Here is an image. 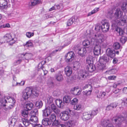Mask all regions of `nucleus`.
<instances>
[{"label":"nucleus","mask_w":127,"mask_h":127,"mask_svg":"<svg viewBox=\"0 0 127 127\" xmlns=\"http://www.w3.org/2000/svg\"><path fill=\"white\" fill-rule=\"evenodd\" d=\"M101 35L96 33L93 35L91 39V43L95 46L93 49V52L95 55H98L100 54L101 51V43L102 41Z\"/></svg>","instance_id":"1"},{"label":"nucleus","mask_w":127,"mask_h":127,"mask_svg":"<svg viewBox=\"0 0 127 127\" xmlns=\"http://www.w3.org/2000/svg\"><path fill=\"white\" fill-rule=\"evenodd\" d=\"M123 15V12L120 9L118 8L115 10L114 13V17L116 19L112 22V25H113L114 26L118 25L120 21L118 19L122 17Z\"/></svg>","instance_id":"2"},{"label":"nucleus","mask_w":127,"mask_h":127,"mask_svg":"<svg viewBox=\"0 0 127 127\" xmlns=\"http://www.w3.org/2000/svg\"><path fill=\"white\" fill-rule=\"evenodd\" d=\"M125 120V118L121 115H117L112 119L113 123L116 127H121Z\"/></svg>","instance_id":"3"},{"label":"nucleus","mask_w":127,"mask_h":127,"mask_svg":"<svg viewBox=\"0 0 127 127\" xmlns=\"http://www.w3.org/2000/svg\"><path fill=\"white\" fill-rule=\"evenodd\" d=\"M32 88L29 87H27L22 93V97L24 100L28 99L32 94Z\"/></svg>","instance_id":"4"},{"label":"nucleus","mask_w":127,"mask_h":127,"mask_svg":"<svg viewBox=\"0 0 127 127\" xmlns=\"http://www.w3.org/2000/svg\"><path fill=\"white\" fill-rule=\"evenodd\" d=\"M71 110L68 109L67 111L64 112L60 114L61 119L63 121L67 120L69 118V114L70 113Z\"/></svg>","instance_id":"5"},{"label":"nucleus","mask_w":127,"mask_h":127,"mask_svg":"<svg viewBox=\"0 0 127 127\" xmlns=\"http://www.w3.org/2000/svg\"><path fill=\"white\" fill-rule=\"evenodd\" d=\"M88 74L85 70H81L78 73L77 78L79 80H84L88 76Z\"/></svg>","instance_id":"6"},{"label":"nucleus","mask_w":127,"mask_h":127,"mask_svg":"<svg viewBox=\"0 0 127 127\" xmlns=\"http://www.w3.org/2000/svg\"><path fill=\"white\" fill-rule=\"evenodd\" d=\"M75 54L72 51L68 52L65 56L66 61L67 62L71 61L74 58Z\"/></svg>","instance_id":"7"},{"label":"nucleus","mask_w":127,"mask_h":127,"mask_svg":"<svg viewBox=\"0 0 127 127\" xmlns=\"http://www.w3.org/2000/svg\"><path fill=\"white\" fill-rule=\"evenodd\" d=\"M106 55L111 58L113 59L115 56V51L112 48H108L106 51Z\"/></svg>","instance_id":"8"},{"label":"nucleus","mask_w":127,"mask_h":127,"mask_svg":"<svg viewBox=\"0 0 127 127\" xmlns=\"http://www.w3.org/2000/svg\"><path fill=\"white\" fill-rule=\"evenodd\" d=\"M3 39L5 40L4 42H10V44H12L15 42V41L13 40V38H12L11 35L10 34H6L3 38Z\"/></svg>","instance_id":"9"},{"label":"nucleus","mask_w":127,"mask_h":127,"mask_svg":"<svg viewBox=\"0 0 127 127\" xmlns=\"http://www.w3.org/2000/svg\"><path fill=\"white\" fill-rule=\"evenodd\" d=\"M51 111V112L52 111L55 113L56 114H59L60 113V110L58 109V108L54 104L51 105L48 107Z\"/></svg>","instance_id":"10"},{"label":"nucleus","mask_w":127,"mask_h":127,"mask_svg":"<svg viewBox=\"0 0 127 127\" xmlns=\"http://www.w3.org/2000/svg\"><path fill=\"white\" fill-rule=\"evenodd\" d=\"M109 23L107 22H104L103 23L101 27L103 32H106L108 31L109 28Z\"/></svg>","instance_id":"11"},{"label":"nucleus","mask_w":127,"mask_h":127,"mask_svg":"<svg viewBox=\"0 0 127 127\" xmlns=\"http://www.w3.org/2000/svg\"><path fill=\"white\" fill-rule=\"evenodd\" d=\"M81 89L78 87H74L71 89L72 94L75 95H79L81 92Z\"/></svg>","instance_id":"12"},{"label":"nucleus","mask_w":127,"mask_h":127,"mask_svg":"<svg viewBox=\"0 0 127 127\" xmlns=\"http://www.w3.org/2000/svg\"><path fill=\"white\" fill-rule=\"evenodd\" d=\"M82 118L83 120L86 121L92 118L89 112L83 113L82 116Z\"/></svg>","instance_id":"13"},{"label":"nucleus","mask_w":127,"mask_h":127,"mask_svg":"<svg viewBox=\"0 0 127 127\" xmlns=\"http://www.w3.org/2000/svg\"><path fill=\"white\" fill-rule=\"evenodd\" d=\"M55 77L57 80L58 82H61L64 79L62 73L60 71L55 74Z\"/></svg>","instance_id":"14"},{"label":"nucleus","mask_w":127,"mask_h":127,"mask_svg":"<svg viewBox=\"0 0 127 127\" xmlns=\"http://www.w3.org/2000/svg\"><path fill=\"white\" fill-rule=\"evenodd\" d=\"M33 103L30 101H28L26 102L24 106L25 109L30 111L33 108Z\"/></svg>","instance_id":"15"},{"label":"nucleus","mask_w":127,"mask_h":127,"mask_svg":"<svg viewBox=\"0 0 127 127\" xmlns=\"http://www.w3.org/2000/svg\"><path fill=\"white\" fill-rule=\"evenodd\" d=\"M77 51L78 52V54L82 57L84 56L87 52L86 49L85 48H78Z\"/></svg>","instance_id":"16"},{"label":"nucleus","mask_w":127,"mask_h":127,"mask_svg":"<svg viewBox=\"0 0 127 127\" xmlns=\"http://www.w3.org/2000/svg\"><path fill=\"white\" fill-rule=\"evenodd\" d=\"M110 59L109 57L105 55H103V56L101 57L100 58L99 61L101 63L104 62L105 63L109 62Z\"/></svg>","instance_id":"17"},{"label":"nucleus","mask_w":127,"mask_h":127,"mask_svg":"<svg viewBox=\"0 0 127 127\" xmlns=\"http://www.w3.org/2000/svg\"><path fill=\"white\" fill-rule=\"evenodd\" d=\"M42 124L44 126H49L52 124V121L48 118H45L42 120Z\"/></svg>","instance_id":"18"},{"label":"nucleus","mask_w":127,"mask_h":127,"mask_svg":"<svg viewBox=\"0 0 127 127\" xmlns=\"http://www.w3.org/2000/svg\"><path fill=\"white\" fill-rule=\"evenodd\" d=\"M43 112L42 115L43 117H48L50 114L51 111L48 107L42 111Z\"/></svg>","instance_id":"19"},{"label":"nucleus","mask_w":127,"mask_h":127,"mask_svg":"<svg viewBox=\"0 0 127 127\" xmlns=\"http://www.w3.org/2000/svg\"><path fill=\"white\" fill-rule=\"evenodd\" d=\"M65 72L67 76H70L72 73V68L69 66H67L65 69Z\"/></svg>","instance_id":"20"},{"label":"nucleus","mask_w":127,"mask_h":127,"mask_svg":"<svg viewBox=\"0 0 127 127\" xmlns=\"http://www.w3.org/2000/svg\"><path fill=\"white\" fill-rule=\"evenodd\" d=\"M78 19L77 17H72L69 19L67 22V26H69L72 24L73 22L75 21Z\"/></svg>","instance_id":"21"},{"label":"nucleus","mask_w":127,"mask_h":127,"mask_svg":"<svg viewBox=\"0 0 127 127\" xmlns=\"http://www.w3.org/2000/svg\"><path fill=\"white\" fill-rule=\"evenodd\" d=\"M55 102L56 105L59 107L61 108H62L64 104V102H62L61 100L59 99H56L55 101Z\"/></svg>","instance_id":"22"},{"label":"nucleus","mask_w":127,"mask_h":127,"mask_svg":"<svg viewBox=\"0 0 127 127\" xmlns=\"http://www.w3.org/2000/svg\"><path fill=\"white\" fill-rule=\"evenodd\" d=\"M87 69L90 72H92L96 69L95 65L93 64H91L90 65H87Z\"/></svg>","instance_id":"23"},{"label":"nucleus","mask_w":127,"mask_h":127,"mask_svg":"<svg viewBox=\"0 0 127 127\" xmlns=\"http://www.w3.org/2000/svg\"><path fill=\"white\" fill-rule=\"evenodd\" d=\"M117 106V104L116 103H112L107 106L106 110L108 111L112 110L114 107H116Z\"/></svg>","instance_id":"24"},{"label":"nucleus","mask_w":127,"mask_h":127,"mask_svg":"<svg viewBox=\"0 0 127 127\" xmlns=\"http://www.w3.org/2000/svg\"><path fill=\"white\" fill-rule=\"evenodd\" d=\"M39 3L40 1L39 0H31L29 3V7L31 8V6H34Z\"/></svg>","instance_id":"25"},{"label":"nucleus","mask_w":127,"mask_h":127,"mask_svg":"<svg viewBox=\"0 0 127 127\" xmlns=\"http://www.w3.org/2000/svg\"><path fill=\"white\" fill-rule=\"evenodd\" d=\"M122 10L124 11H127V2H123L121 5Z\"/></svg>","instance_id":"26"},{"label":"nucleus","mask_w":127,"mask_h":127,"mask_svg":"<svg viewBox=\"0 0 127 127\" xmlns=\"http://www.w3.org/2000/svg\"><path fill=\"white\" fill-rule=\"evenodd\" d=\"M115 31L119 33L120 35L122 36L125 33L124 30L119 27L116 28Z\"/></svg>","instance_id":"27"},{"label":"nucleus","mask_w":127,"mask_h":127,"mask_svg":"<svg viewBox=\"0 0 127 127\" xmlns=\"http://www.w3.org/2000/svg\"><path fill=\"white\" fill-rule=\"evenodd\" d=\"M22 120L24 125L26 127L28 126L30 124H33V123H31L30 120H29L27 119H22Z\"/></svg>","instance_id":"28"},{"label":"nucleus","mask_w":127,"mask_h":127,"mask_svg":"<svg viewBox=\"0 0 127 127\" xmlns=\"http://www.w3.org/2000/svg\"><path fill=\"white\" fill-rule=\"evenodd\" d=\"M22 55L25 56V59L27 60V62H29V59H30L32 56V54L30 53H26L25 54L23 53Z\"/></svg>","instance_id":"29"},{"label":"nucleus","mask_w":127,"mask_h":127,"mask_svg":"<svg viewBox=\"0 0 127 127\" xmlns=\"http://www.w3.org/2000/svg\"><path fill=\"white\" fill-rule=\"evenodd\" d=\"M71 98L70 96L68 95H65L63 98V100L64 103H69L70 102Z\"/></svg>","instance_id":"30"},{"label":"nucleus","mask_w":127,"mask_h":127,"mask_svg":"<svg viewBox=\"0 0 127 127\" xmlns=\"http://www.w3.org/2000/svg\"><path fill=\"white\" fill-rule=\"evenodd\" d=\"M7 4V0H0V8H4Z\"/></svg>","instance_id":"31"},{"label":"nucleus","mask_w":127,"mask_h":127,"mask_svg":"<svg viewBox=\"0 0 127 127\" xmlns=\"http://www.w3.org/2000/svg\"><path fill=\"white\" fill-rule=\"evenodd\" d=\"M76 123L75 121L70 120L67 123V124L69 127H72L75 125Z\"/></svg>","instance_id":"32"},{"label":"nucleus","mask_w":127,"mask_h":127,"mask_svg":"<svg viewBox=\"0 0 127 127\" xmlns=\"http://www.w3.org/2000/svg\"><path fill=\"white\" fill-rule=\"evenodd\" d=\"M30 121L33 123H37L38 122V118L37 116H31Z\"/></svg>","instance_id":"33"},{"label":"nucleus","mask_w":127,"mask_h":127,"mask_svg":"<svg viewBox=\"0 0 127 127\" xmlns=\"http://www.w3.org/2000/svg\"><path fill=\"white\" fill-rule=\"evenodd\" d=\"M80 64L78 62H74L73 67V69L75 70H78L80 67Z\"/></svg>","instance_id":"34"},{"label":"nucleus","mask_w":127,"mask_h":127,"mask_svg":"<svg viewBox=\"0 0 127 127\" xmlns=\"http://www.w3.org/2000/svg\"><path fill=\"white\" fill-rule=\"evenodd\" d=\"M38 110L37 109H35L30 112V116H36V115H38Z\"/></svg>","instance_id":"35"},{"label":"nucleus","mask_w":127,"mask_h":127,"mask_svg":"<svg viewBox=\"0 0 127 127\" xmlns=\"http://www.w3.org/2000/svg\"><path fill=\"white\" fill-rule=\"evenodd\" d=\"M109 124H111L109 123V121L107 119H104L101 121V124L104 127H106Z\"/></svg>","instance_id":"36"},{"label":"nucleus","mask_w":127,"mask_h":127,"mask_svg":"<svg viewBox=\"0 0 127 127\" xmlns=\"http://www.w3.org/2000/svg\"><path fill=\"white\" fill-rule=\"evenodd\" d=\"M82 44L84 46L88 48L90 46V42L89 40L85 39L83 42Z\"/></svg>","instance_id":"37"},{"label":"nucleus","mask_w":127,"mask_h":127,"mask_svg":"<svg viewBox=\"0 0 127 127\" xmlns=\"http://www.w3.org/2000/svg\"><path fill=\"white\" fill-rule=\"evenodd\" d=\"M105 64H104L100 63V64L97 66V68L99 71H102V70L105 69Z\"/></svg>","instance_id":"38"},{"label":"nucleus","mask_w":127,"mask_h":127,"mask_svg":"<svg viewBox=\"0 0 127 127\" xmlns=\"http://www.w3.org/2000/svg\"><path fill=\"white\" fill-rule=\"evenodd\" d=\"M28 111V110L25 109L21 112L22 116L25 117H28L29 115Z\"/></svg>","instance_id":"39"},{"label":"nucleus","mask_w":127,"mask_h":127,"mask_svg":"<svg viewBox=\"0 0 127 127\" xmlns=\"http://www.w3.org/2000/svg\"><path fill=\"white\" fill-rule=\"evenodd\" d=\"M49 120L52 121V123L56 119V116L54 113H52L49 115Z\"/></svg>","instance_id":"40"},{"label":"nucleus","mask_w":127,"mask_h":127,"mask_svg":"<svg viewBox=\"0 0 127 127\" xmlns=\"http://www.w3.org/2000/svg\"><path fill=\"white\" fill-rule=\"evenodd\" d=\"M35 105L37 108H40L42 107L43 105L42 101L41 100L37 101L35 103Z\"/></svg>","instance_id":"41"},{"label":"nucleus","mask_w":127,"mask_h":127,"mask_svg":"<svg viewBox=\"0 0 127 127\" xmlns=\"http://www.w3.org/2000/svg\"><path fill=\"white\" fill-rule=\"evenodd\" d=\"M92 118H93L94 116L96 115L98 113V110L97 109L95 110H93L92 111H89Z\"/></svg>","instance_id":"42"},{"label":"nucleus","mask_w":127,"mask_h":127,"mask_svg":"<svg viewBox=\"0 0 127 127\" xmlns=\"http://www.w3.org/2000/svg\"><path fill=\"white\" fill-rule=\"evenodd\" d=\"M92 57L91 56H89L87 58L86 60V64L88 65H90L91 64H93Z\"/></svg>","instance_id":"43"},{"label":"nucleus","mask_w":127,"mask_h":127,"mask_svg":"<svg viewBox=\"0 0 127 127\" xmlns=\"http://www.w3.org/2000/svg\"><path fill=\"white\" fill-rule=\"evenodd\" d=\"M106 94V93L105 92H101L97 94L96 97L97 98H102L105 96Z\"/></svg>","instance_id":"44"},{"label":"nucleus","mask_w":127,"mask_h":127,"mask_svg":"<svg viewBox=\"0 0 127 127\" xmlns=\"http://www.w3.org/2000/svg\"><path fill=\"white\" fill-rule=\"evenodd\" d=\"M92 92V89H90L88 91H86L83 92V94L85 96H88L90 95L91 92Z\"/></svg>","instance_id":"45"},{"label":"nucleus","mask_w":127,"mask_h":127,"mask_svg":"<svg viewBox=\"0 0 127 127\" xmlns=\"http://www.w3.org/2000/svg\"><path fill=\"white\" fill-rule=\"evenodd\" d=\"M113 47L115 49L117 50L120 48V45L119 43L116 42L114 44Z\"/></svg>","instance_id":"46"},{"label":"nucleus","mask_w":127,"mask_h":127,"mask_svg":"<svg viewBox=\"0 0 127 127\" xmlns=\"http://www.w3.org/2000/svg\"><path fill=\"white\" fill-rule=\"evenodd\" d=\"M52 125L53 126H55L57 127H59V126L60 124V122L58 120H54L52 122Z\"/></svg>","instance_id":"47"},{"label":"nucleus","mask_w":127,"mask_h":127,"mask_svg":"<svg viewBox=\"0 0 127 127\" xmlns=\"http://www.w3.org/2000/svg\"><path fill=\"white\" fill-rule=\"evenodd\" d=\"M113 12L112 10H110L108 11L107 14V16L109 18L112 19L114 17V15H113Z\"/></svg>","instance_id":"48"},{"label":"nucleus","mask_w":127,"mask_h":127,"mask_svg":"<svg viewBox=\"0 0 127 127\" xmlns=\"http://www.w3.org/2000/svg\"><path fill=\"white\" fill-rule=\"evenodd\" d=\"M32 94L35 96H37L38 95L39 91L35 89H32Z\"/></svg>","instance_id":"49"},{"label":"nucleus","mask_w":127,"mask_h":127,"mask_svg":"<svg viewBox=\"0 0 127 127\" xmlns=\"http://www.w3.org/2000/svg\"><path fill=\"white\" fill-rule=\"evenodd\" d=\"M78 100L77 98H73L70 102V104L74 105L76 104L78 102Z\"/></svg>","instance_id":"50"},{"label":"nucleus","mask_w":127,"mask_h":127,"mask_svg":"<svg viewBox=\"0 0 127 127\" xmlns=\"http://www.w3.org/2000/svg\"><path fill=\"white\" fill-rule=\"evenodd\" d=\"M81 106L80 104H77L74 106L73 108L74 110H78L81 108Z\"/></svg>","instance_id":"51"},{"label":"nucleus","mask_w":127,"mask_h":127,"mask_svg":"<svg viewBox=\"0 0 127 127\" xmlns=\"http://www.w3.org/2000/svg\"><path fill=\"white\" fill-rule=\"evenodd\" d=\"M64 47L67 46L71 43V40L69 39H66L64 41Z\"/></svg>","instance_id":"52"},{"label":"nucleus","mask_w":127,"mask_h":127,"mask_svg":"<svg viewBox=\"0 0 127 127\" xmlns=\"http://www.w3.org/2000/svg\"><path fill=\"white\" fill-rule=\"evenodd\" d=\"M32 43L30 41H28L26 42V44H24L23 45L27 47H31L32 46Z\"/></svg>","instance_id":"53"},{"label":"nucleus","mask_w":127,"mask_h":127,"mask_svg":"<svg viewBox=\"0 0 127 127\" xmlns=\"http://www.w3.org/2000/svg\"><path fill=\"white\" fill-rule=\"evenodd\" d=\"M99 9L98 8H95L94 9V10H92V11L90 13H89L88 15V16H89L91 15L96 12L98 10V9Z\"/></svg>","instance_id":"54"},{"label":"nucleus","mask_w":127,"mask_h":127,"mask_svg":"<svg viewBox=\"0 0 127 127\" xmlns=\"http://www.w3.org/2000/svg\"><path fill=\"white\" fill-rule=\"evenodd\" d=\"M127 40V38L125 36H122L120 39L121 42L122 43H125Z\"/></svg>","instance_id":"55"},{"label":"nucleus","mask_w":127,"mask_h":127,"mask_svg":"<svg viewBox=\"0 0 127 127\" xmlns=\"http://www.w3.org/2000/svg\"><path fill=\"white\" fill-rule=\"evenodd\" d=\"M53 94L54 96H58L60 95V92L59 90L58 89L54 91Z\"/></svg>","instance_id":"56"},{"label":"nucleus","mask_w":127,"mask_h":127,"mask_svg":"<svg viewBox=\"0 0 127 127\" xmlns=\"http://www.w3.org/2000/svg\"><path fill=\"white\" fill-rule=\"evenodd\" d=\"M26 35L28 37L30 38L33 35L34 33H33L28 32L26 33Z\"/></svg>","instance_id":"57"},{"label":"nucleus","mask_w":127,"mask_h":127,"mask_svg":"<svg viewBox=\"0 0 127 127\" xmlns=\"http://www.w3.org/2000/svg\"><path fill=\"white\" fill-rule=\"evenodd\" d=\"M47 101L48 103L50 104L52 103L53 101L52 97L51 96H49L47 98Z\"/></svg>","instance_id":"58"},{"label":"nucleus","mask_w":127,"mask_h":127,"mask_svg":"<svg viewBox=\"0 0 127 127\" xmlns=\"http://www.w3.org/2000/svg\"><path fill=\"white\" fill-rule=\"evenodd\" d=\"M87 88H89L90 89H92V86L90 84H86L84 86L83 89V90H84Z\"/></svg>","instance_id":"59"},{"label":"nucleus","mask_w":127,"mask_h":127,"mask_svg":"<svg viewBox=\"0 0 127 127\" xmlns=\"http://www.w3.org/2000/svg\"><path fill=\"white\" fill-rule=\"evenodd\" d=\"M13 85L14 86H21V82L18 83L15 81L13 82Z\"/></svg>","instance_id":"60"},{"label":"nucleus","mask_w":127,"mask_h":127,"mask_svg":"<svg viewBox=\"0 0 127 127\" xmlns=\"http://www.w3.org/2000/svg\"><path fill=\"white\" fill-rule=\"evenodd\" d=\"M54 5L56 9H59L62 8L61 6L62 5L61 4H57V5Z\"/></svg>","instance_id":"61"},{"label":"nucleus","mask_w":127,"mask_h":127,"mask_svg":"<svg viewBox=\"0 0 127 127\" xmlns=\"http://www.w3.org/2000/svg\"><path fill=\"white\" fill-rule=\"evenodd\" d=\"M48 86L50 87H53L54 85V83L52 81L49 82L48 83Z\"/></svg>","instance_id":"62"},{"label":"nucleus","mask_w":127,"mask_h":127,"mask_svg":"<svg viewBox=\"0 0 127 127\" xmlns=\"http://www.w3.org/2000/svg\"><path fill=\"white\" fill-rule=\"evenodd\" d=\"M17 121V120L16 119L13 118L10 121L11 124H14V125Z\"/></svg>","instance_id":"63"},{"label":"nucleus","mask_w":127,"mask_h":127,"mask_svg":"<svg viewBox=\"0 0 127 127\" xmlns=\"http://www.w3.org/2000/svg\"><path fill=\"white\" fill-rule=\"evenodd\" d=\"M40 68L42 69L43 71L44 75H45L47 74L48 73V71L44 69V67L43 66H41L40 67Z\"/></svg>","instance_id":"64"}]
</instances>
